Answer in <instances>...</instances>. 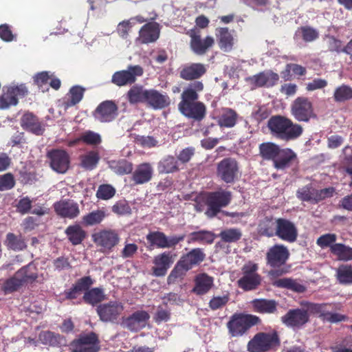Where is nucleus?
Here are the masks:
<instances>
[{
	"label": "nucleus",
	"mask_w": 352,
	"mask_h": 352,
	"mask_svg": "<svg viewBox=\"0 0 352 352\" xmlns=\"http://www.w3.org/2000/svg\"><path fill=\"white\" fill-rule=\"evenodd\" d=\"M267 126L273 135L285 141L297 139L303 131L301 125L281 116L272 117L267 122Z\"/></svg>",
	"instance_id": "nucleus-1"
},
{
	"label": "nucleus",
	"mask_w": 352,
	"mask_h": 352,
	"mask_svg": "<svg viewBox=\"0 0 352 352\" xmlns=\"http://www.w3.org/2000/svg\"><path fill=\"white\" fill-rule=\"evenodd\" d=\"M205 258V254L201 248H194L183 255L168 277V283L182 277L193 266L201 263Z\"/></svg>",
	"instance_id": "nucleus-2"
},
{
	"label": "nucleus",
	"mask_w": 352,
	"mask_h": 352,
	"mask_svg": "<svg viewBox=\"0 0 352 352\" xmlns=\"http://www.w3.org/2000/svg\"><path fill=\"white\" fill-rule=\"evenodd\" d=\"M259 321V318L256 316L235 314L230 317L227 323V327L231 336L236 337L244 334L250 327L258 324Z\"/></svg>",
	"instance_id": "nucleus-3"
},
{
	"label": "nucleus",
	"mask_w": 352,
	"mask_h": 352,
	"mask_svg": "<svg viewBox=\"0 0 352 352\" xmlns=\"http://www.w3.org/2000/svg\"><path fill=\"white\" fill-rule=\"evenodd\" d=\"M279 338L276 332L272 333H258L248 344L250 352H266L279 345Z\"/></svg>",
	"instance_id": "nucleus-4"
},
{
	"label": "nucleus",
	"mask_w": 352,
	"mask_h": 352,
	"mask_svg": "<svg viewBox=\"0 0 352 352\" xmlns=\"http://www.w3.org/2000/svg\"><path fill=\"white\" fill-rule=\"evenodd\" d=\"M92 239L100 251L109 253L120 242L118 232L112 229H103L92 234Z\"/></svg>",
	"instance_id": "nucleus-5"
},
{
	"label": "nucleus",
	"mask_w": 352,
	"mask_h": 352,
	"mask_svg": "<svg viewBox=\"0 0 352 352\" xmlns=\"http://www.w3.org/2000/svg\"><path fill=\"white\" fill-rule=\"evenodd\" d=\"M258 265L248 261L242 267V277L238 280V285L241 289L249 291L256 289L261 282V277L258 274Z\"/></svg>",
	"instance_id": "nucleus-6"
},
{
	"label": "nucleus",
	"mask_w": 352,
	"mask_h": 352,
	"mask_svg": "<svg viewBox=\"0 0 352 352\" xmlns=\"http://www.w3.org/2000/svg\"><path fill=\"white\" fill-rule=\"evenodd\" d=\"M230 201V192L222 190L208 193L206 200L208 206L206 214L209 218L215 217L220 212L221 208L228 206Z\"/></svg>",
	"instance_id": "nucleus-7"
},
{
	"label": "nucleus",
	"mask_w": 352,
	"mask_h": 352,
	"mask_svg": "<svg viewBox=\"0 0 352 352\" xmlns=\"http://www.w3.org/2000/svg\"><path fill=\"white\" fill-rule=\"evenodd\" d=\"M291 113L298 122H309L316 118L312 102L305 97H298L291 105Z\"/></svg>",
	"instance_id": "nucleus-8"
},
{
	"label": "nucleus",
	"mask_w": 352,
	"mask_h": 352,
	"mask_svg": "<svg viewBox=\"0 0 352 352\" xmlns=\"http://www.w3.org/2000/svg\"><path fill=\"white\" fill-rule=\"evenodd\" d=\"M96 311L102 322L115 323L122 316L124 305L119 301H110L100 305Z\"/></svg>",
	"instance_id": "nucleus-9"
},
{
	"label": "nucleus",
	"mask_w": 352,
	"mask_h": 352,
	"mask_svg": "<svg viewBox=\"0 0 352 352\" xmlns=\"http://www.w3.org/2000/svg\"><path fill=\"white\" fill-rule=\"evenodd\" d=\"M36 276L28 274V267L21 268L14 276L6 280H0L1 289L5 294H10L17 291L29 279L34 280Z\"/></svg>",
	"instance_id": "nucleus-10"
},
{
	"label": "nucleus",
	"mask_w": 352,
	"mask_h": 352,
	"mask_svg": "<svg viewBox=\"0 0 352 352\" xmlns=\"http://www.w3.org/2000/svg\"><path fill=\"white\" fill-rule=\"evenodd\" d=\"M237 161L231 157L224 158L217 166V175L227 184L233 183L239 174Z\"/></svg>",
	"instance_id": "nucleus-11"
},
{
	"label": "nucleus",
	"mask_w": 352,
	"mask_h": 352,
	"mask_svg": "<svg viewBox=\"0 0 352 352\" xmlns=\"http://www.w3.org/2000/svg\"><path fill=\"white\" fill-rule=\"evenodd\" d=\"M184 238V234L167 236L164 232L159 231L150 232L146 236L150 246L162 249L173 248Z\"/></svg>",
	"instance_id": "nucleus-12"
},
{
	"label": "nucleus",
	"mask_w": 352,
	"mask_h": 352,
	"mask_svg": "<svg viewBox=\"0 0 352 352\" xmlns=\"http://www.w3.org/2000/svg\"><path fill=\"white\" fill-rule=\"evenodd\" d=\"M71 352H98L100 349L98 336L94 333L80 336L70 344Z\"/></svg>",
	"instance_id": "nucleus-13"
},
{
	"label": "nucleus",
	"mask_w": 352,
	"mask_h": 352,
	"mask_svg": "<svg viewBox=\"0 0 352 352\" xmlns=\"http://www.w3.org/2000/svg\"><path fill=\"white\" fill-rule=\"evenodd\" d=\"M51 168L58 173H65L69 167V157L67 153L61 149H52L47 153Z\"/></svg>",
	"instance_id": "nucleus-14"
},
{
	"label": "nucleus",
	"mask_w": 352,
	"mask_h": 352,
	"mask_svg": "<svg viewBox=\"0 0 352 352\" xmlns=\"http://www.w3.org/2000/svg\"><path fill=\"white\" fill-rule=\"evenodd\" d=\"M118 116V107L112 100L101 102L94 112L95 119L100 122H110Z\"/></svg>",
	"instance_id": "nucleus-15"
},
{
	"label": "nucleus",
	"mask_w": 352,
	"mask_h": 352,
	"mask_svg": "<svg viewBox=\"0 0 352 352\" xmlns=\"http://www.w3.org/2000/svg\"><path fill=\"white\" fill-rule=\"evenodd\" d=\"M143 74V69L139 65L129 66L127 69L116 72L113 74L111 82L119 86L131 84L136 80L137 76Z\"/></svg>",
	"instance_id": "nucleus-16"
},
{
	"label": "nucleus",
	"mask_w": 352,
	"mask_h": 352,
	"mask_svg": "<svg viewBox=\"0 0 352 352\" xmlns=\"http://www.w3.org/2000/svg\"><path fill=\"white\" fill-rule=\"evenodd\" d=\"M187 34L191 38L190 47L196 54H204L214 43V38L210 36H206L204 40H201L199 30L197 27L190 30Z\"/></svg>",
	"instance_id": "nucleus-17"
},
{
	"label": "nucleus",
	"mask_w": 352,
	"mask_h": 352,
	"mask_svg": "<svg viewBox=\"0 0 352 352\" xmlns=\"http://www.w3.org/2000/svg\"><path fill=\"white\" fill-rule=\"evenodd\" d=\"M289 256V252L283 245H274L267 252V263L272 267H278L287 262Z\"/></svg>",
	"instance_id": "nucleus-18"
},
{
	"label": "nucleus",
	"mask_w": 352,
	"mask_h": 352,
	"mask_svg": "<svg viewBox=\"0 0 352 352\" xmlns=\"http://www.w3.org/2000/svg\"><path fill=\"white\" fill-rule=\"evenodd\" d=\"M150 315L146 311H137L123 318L121 324L131 331H138L146 327Z\"/></svg>",
	"instance_id": "nucleus-19"
},
{
	"label": "nucleus",
	"mask_w": 352,
	"mask_h": 352,
	"mask_svg": "<svg viewBox=\"0 0 352 352\" xmlns=\"http://www.w3.org/2000/svg\"><path fill=\"white\" fill-rule=\"evenodd\" d=\"M307 309H290L285 316L281 317V321L287 327L299 328L309 320Z\"/></svg>",
	"instance_id": "nucleus-20"
},
{
	"label": "nucleus",
	"mask_w": 352,
	"mask_h": 352,
	"mask_svg": "<svg viewBox=\"0 0 352 352\" xmlns=\"http://www.w3.org/2000/svg\"><path fill=\"white\" fill-rule=\"evenodd\" d=\"M276 236L285 241L293 243L297 239V228L292 221L285 219H278Z\"/></svg>",
	"instance_id": "nucleus-21"
},
{
	"label": "nucleus",
	"mask_w": 352,
	"mask_h": 352,
	"mask_svg": "<svg viewBox=\"0 0 352 352\" xmlns=\"http://www.w3.org/2000/svg\"><path fill=\"white\" fill-rule=\"evenodd\" d=\"M178 108L181 113L189 118L200 121L206 116V107L201 102H190L186 104H179Z\"/></svg>",
	"instance_id": "nucleus-22"
},
{
	"label": "nucleus",
	"mask_w": 352,
	"mask_h": 352,
	"mask_svg": "<svg viewBox=\"0 0 352 352\" xmlns=\"http://www.w3.org/2000/svg\"><path fill=\"white\" fill-rule=\"evenodd\" d=\"M279 80L278 74L272 70H267L260 72L248 78L250 84L256 87H271L277 84Z\"/></svg>",
	"instance_id": "nucleus-23"
},
{
	"label": "nucleus",
	"mask_w": 352,
	"mask_h": 352,
	"mask_svg": "<svg viewBox=\"0 0 352 352\" xmlns=\"http://www.w3.org/2000/svg\"><path fill=\"white\" fill-rule=\"evenodd\" d=\"M173 262V256L169 252L157 255L153 259L154 266L152 268L153 275L155 276H165Z\"/></svg>",
	"instance_id": "nucleus-24"
},
{
	"label": "nucleus",
	"mask_w": 352,
	"mask_h": 352,
	"mask_svg": "<svg viewBox=\"0 0 352 352\" xmlns=\"http://www.w3.org/2000/svg\"><path fill=\"white\" fill-rule=\"evenodd\" d=\"M57 214L64 218L74 219L80 214L78 204L72 200H62L54 205Z\"/></svg>",
	"instance_id": "nucleus-25"
},
{
	"label": "nucleus",
	"mask_w": 352,
	"mask_h": 352,
	"mask_svg": "<svg viewBox=\"0 0 352 352\" xmlns=\"http://www.w3.org/2000/svg\"><path fill=\"white\" fill-rule=\"evenodd\" d=\"M207 71L206 65L202 63H188L184 65L180 72L179 76L185 80H193L204 76Z\"/></svg>",
	"instance_id": "nucleus-26"
},
{
	"label": "nucleus",
	"mask_w": 352,
	"mask_h": 352,
	"mask_svg": "<svg viewBox=\"0 0 352 352\" xmlns=\"http://www.w3.org/2000/svg\"><path fill=\"white\" fill-rule=\"evenodd\" d=\"M21 126L36 135H41L45 131L44 124L31 113H25L21 119Z\"/></svg>",
	"instance_id": "nucleus-27"
},
{
	"label": "nucleus",
	"mask_w": 352,
	"mask_h": 352,
	"mask_svg": "<svg viewBox=\"0 0 352 352\" xmlns=\"http://www.w3.org/2000/svg\"><path fill=\"white\" fill-rule=\"evenodd\" d=\"M153 170L149 163H142L137 166L132 175V181L135 184H143L148 182L153 176Z\"/></svg>",
	"instance_id": "nucleus-28"
},
{
	"label": "nucleus",
	"mask_w": 352,
	"mask_h": 352,
	"mask_svg": "<svg viewBox=\"0 0 352 352\" xmlns=\"http://www.w3.org/2000/svg\"><path fill=\"white\" fill-rule=\"evenodd\" d=\"M214 285V279L212 276L203 273L195 276V286L192 292L198 296L207 294Z\"/></svg>",
	"instance_id": "nucleus-29"
},
{
	"label": "nucleus",
	"mask_w": 352,
	"mask_h": 352,
	"mask_svg": "<svg viewBox=\"0 0 352 352\" xmlns=\"http://www.w3.org/2000/svg\"><path fill=\"white\" fill-rule=\"evenodd\" d=\"M204 89V84L201 81H195L189 84L183 91L181 98L182 100L179 104H186L190 102L197 101L199 98L198 94Z\"/></svg>",
	"instance_id": "nucleus-30"
},
{
	"label": "nucleus",
	"mask_w": 352,
	"mask_h": 352,
	"mask_svg": "<svg viewBox=\"0 0 352 352\" xmlns=\"http://www.w3.org/2000/svg\"><path fill=\"white\" fill-rule=\"evenodd\" d=\"M160 35V29L157 23H145L140 30L139 40L142 43H148L155 41Z\"/></svg>",
	"instance_id": "nucleus-31"
},
{
	"label": "nucleus",
	"mask_w": 352,
	"mask_h": 352,
	"mask_svg": "<svg viewBox=\"0 0 352 352\" xmlns=\"http://www.w3.org/2000/svg\"><path fill=\"white\" fill-rule=\"evenodd\" d=\"M274 166L277 169H285L296 158V153L290 148H279Z\"/></svg>",
	"instance_id": "nucleus-32"
},
{
	"label": "nucleus",
	"mask_w": 352,
	"mask_h": 352,
	"mask_svg": "<svg viewBox=\"0 0 352 352\" xmlns=\"http://www.w3.org/2000/svg\"><path fill=\"white\" fill-rule=\"evenodd\" d=\"M146 102L154 109H163L170 104V98L167 95H164L155 90H148L147 93Z\"/></svg>",
	"instance_id": "nucleus-33"
},
{
	"label": "nucleus",
	"mask_w": 352,
	"mask_h": 352,
	"mask_svg": "<svg viewBox=\"0 0 352 352\" xmlns=\"http://www.w3.org/2000/svg\"><path fill=\"white\" fill-rule=\"evenodd\" d=\"M272 285L276 287L287 289L297 293H303L306 287L296 280L290 278H282L272 281Z\"/></svg>",
	"instance_id": "nucleus-34"
},
{
	"label": "nucleus",
	"mask_w": 352,
	"mask_h": 352,
	"mask_svg": "<svg viewBox=\"0 0 352 352\" xmlns=\"http://www.w3.org/2000/svg\"><path fill=\"white\" fill-rule=\"evenodd\" d=\"M157 170L161 174H169L179 170V162L174 156L167 155L157 164Z\"/></svg>",
	"instance_id": "nucleus-35"
},
{
	"label": "nucleus",
	"mask_w": 352,
	"mask_h": 352,
	"mask_svg": "<svg viewBox=\"0 0 352 352\" xmlns=\"http://www.w3.org/2000/svg\"><path fill=\"white\" fill-rule=\"evenodd\" d=\"M68 240L74 245L80 244L86 237V232L79 225L75 224L67 227L65 231Z\"/></svg>",
	"instance_id": "nucleus-36"
},
{
	"label": "nucleus",
	"mask_w": 352,
	"mask_h": 352,
	"mask_svg": "<svg viewBox=\"0 0 352 352\" xmlns=\"http://www.w3.org/2000/svg\"><path fill=\"white\" fill-rule=\"evenodd\" d=\"M217 36L219 39V45L221 50L226 52H230L234 45V38L228 28L217 30Z\"/></svg>",
	"instance_id": "nucleus-37"
},
{
	"label": "nucleus",
	"mask_w": 352,
	"mask_h": 352,
	"mask_svg": "<svg viewBox=\"0 0 352 352\" xmlns=\"http://www.w3.org/2000/svg\"><path fill=\"white\" fill-rule=\"evenodd\" d=\"M215 234L208 230H199L191 232L188 236V243L198 242L201 244H211L214 242Z\"/></svg>",
	"instance_id": "nucleus-38"
},
{
	"label": "nucleus",
	"mask_w": 352,
	"mask_h": 352,
	"mask_svg": "<svg viewBox=\"0 0 352 352\" xmlns=\"http://www.w3.org/2000/svg\"><path fill=\"white\" fill-rule=\"evenodd\" d=\"M82 298L86 303L94 306L104 300L106 295L102 288L94 287L86 291Z\"/></svg>",
	"instance_id": "nucleus-39"
},
{
	"label": "nucleus",
	"mask_w": 352,
	"mask_h": 352,
	"mask_svg": "<svg viewBox=\"0 0 352 352\" xmlns=\"http://www.w3.org/2000/svg\"><path fill=\"white\" fill-rule=\"evenodd\" d=\"M331 252L343 261L352 260V248L342 243H334L331 246Z\"/></svg>",
	"instance_id": "nucleus-40"
},
{
	"label": "nucleus",
	"mask_w": 352,
	"mask_h": 352,
	"mask_svg": "<svg viewBox=\"0 0 352 352\" xmlns=\"http://www.w3.org/2000/svg\"><path fill=\"white\" fill-rule=\"evenodd\" d=\"M279 148V146L274 143L265 142L259 145V153L264 160H272L274 163V160L278 155Z\"/></svg>",
	"instance_id": "nucleus-41"
},
{
	"label": "nucleus",
	"mask_w": 352,
	"mask_h": 352,
	"mask_svg": "<svg viewBox=\"0 0 352 352\" xmlns=\"http://www.w3.org/2000/svg\"><path fill=\"white\" fill-rule=\"evenodd\" d=\"M278 219L265 218L258 225V232L262 235L273 236L276 235Z\"/></svg>",
	"instance_id": "nucleus-42"
},
{
	"label": "nucleus",
	"mask_w": 352,
	"mask_h": 352,
	"mask_svg": "<svg viewBox=\"0 0 352 352\" xmlns=\"http://www.w3.org/2000/svg\"><path fill=\"white\" fill-rule=\"evenodd\" d=\"M254 309L260 313L272 314L276 310L277 303L273 300L256 299L252 301Z\"/></svg>",
	"instance_id": "nucleus-43"
},
{
	"label": "nucleus",
	"mask_w": 352,
	"mask_h": 352,
	"mask_svg": "<svg viewBox=\"0 0 352 352\" xmlns=\"http://www.w3.org/2000/svg\"><path fill=\"white\" fill-rule=\"evenodd\" d=\"M39 340L44 344L51 346L65 345V340L58 334L52 331H43L39 334Z\"/></svg>",
	"instance_id": "nucleus-44"
},
{
	"label": "nucleus",
	"mask_w": 352,
	"mask_h": 352,
	"mask_svg": "<svg viewBox=\"0 0 352 352\" xmlns=\"http://www.w3.org/2000/svg\"><path fill=\"white\" fill-rule=\"evenodd\" d=\"M109 168L118 175L129 174L133 170L132 163L125 160H112L109 162Z\"/></svg>",
	"instance_id": "nucleus-45"
},
{
	"label": "nucleus",
	"mask_w": 352,
	"mask_h": 352,
	"mask_svg": "<svg viewBox=\"0 0 352 352\" xmlns=\"http://www.w3.org/2000/svg\"><path fill=\"white\" fill-rule=\"evenodd\" d=\"M238 118L235 111L231 109H226L218 120V124L221 126L231 128L233 127Z\"/></svg>",
	"instance_id": "nucleus-46"
},
{
	"label": "nucleus",
	"mask_w": 352,
	"mask_h": 352,
	"mask_svg": "<svg viewBox=\"0 0 352 352\" xmlns=\"http://www.w3.org/2000/svg\"><path fill=\"white\" fill-rule=\"evenodd\" d=\"M336 278L342 285L352 284V266L341 265L336 269Z\"/></svg>",
	"instance_id": "nucleus-47"
},
{
	"label": "nucleus",
	"mask_w": 352,
	"mask_h": 352,
	"mask_svg": "<svg viewBox=\"0 0 352 352\" xmlns=\"http://www.w3.org/2000/svg\"><path fill=\"white\" fill-rule=\"evenodd\" d=\"M148 90H144L142 87L134 86L127 93L129 100L131 103H138L146 101Z\"/></svg>",
	"instance_id": "nucleus-48"
},
{
	"label": "nucleus",
	"mask_w": 352,
	"mask_h": 352,
	"mask_svg": "<svg viewBox=\"0 0 352 352\" xmlns=\"http://www.w3.org/2000/svg\"><path fill=\"white\" fill-rule=\"evenodd\" d=\"M316 188L307 185L299 188L296 192V197L302 201L316 204Z\"/></svg>",
	"instance_id": "nucleus-49"
},
{
	"label": "nucleus",
	"mask_w": 352,
	"mask_h": 352,
	"mask_svg": "<svg viewBox=\"0 0 352 352\" xmlns=\"http://www.w3.org/2000/svg\"><path fill=\"white\" fill-rule=\"evenodd\" d=\"M6 244L8 248L19 251L26 248L25 243L21 236H16L13 233H8L6 235Z\"/></svg>",
	"instance_id": "nucleus-50"
},
{
	"label": "nucleus",
	"mask_w": 352,
	"mask_h": 352,
	"mask_svg": "<svg viewBox=\"0 0 352 352\" xmlns=\"http://www.w3.org/2000/svg\"><path fill=\"white\" fill-rule=\"evenodd\" d=\"M100 160L97 152L90 151L81 157V165L83 168L92 170L96 167Z\"/></svg>",
	"instance_id": "nucleus-51"
},
{
	"label": "nucleus",
	"mask_w": 352,
	"mask_h": 352,
	"mask_svg": "<svg viewBox=\"0 0 352 352\" xmlns=\"http://www.w3.org/2000/svg\"><path fill=\"white\" fill-rule=\"evenodd\" d=\"M105 217V212L101 210L92 211L83 216L82 223L87 226H94L100 223Z\"/></svg>",
	"instance_id": "nucleus-52"
},
{
	"label": "nucleus",
	"mask_w": 352,
	"mask_h": 352,
	"mask_svg": "<svg viewBox=\"0 0 352 352\" xmlns=\"http://www.w3.org/2000/svg\"><path fill=\"white\" fill-rule=\"evenodd\" d=\"M84 89L79 86L71 88L69 99L65 102L66 107H69L78 103L82 98Z\"/></svg>",
	"instance_id": "nucleus-53"
},
{
	"label": "nucleus",
	"mask_w": 352,
	"mask_h": 352,
	"mask_svg": "<svg viewBox=\"0 0 352 352\" xmlns=\"http://www.w3.org/2000/svg\"><path fill=\"white\" fill-rule=\"evenodd\" d=\"M352 98V89L346 85L338 87L334 92V99L336 102H344Z\"/></svg>",
	"instance_id": "nucleus-54"
},
{
	"label": "nucleus",
	"mask_w": 352,
	"mask_h": 352,
	"mask_svg": "<svg viewBox=\"0 0 352 352\" xmlns=\"http://www.w3.org/2000/svg\"><path fill=\"white\" fill-rule=\"evenodd\" d=\"M116 194V189L110 184L100 185L96 192V197L99 199L107 200L112 198Z\"/></svg>",
	"instance_id": "nucleus-55"
},
{
	"label": "nucleus",
	"mask_w": 352,
	"mask_h": 352,
	"mask_svg": "<svg viewBox=\"0 0 352 352\" xmlns=\"http://www.w3.org/2000/svg\"><path fill=\"white\" fill-rule=\"evenodd\" d=\"M241 232L239 229L230 228L223 230L219 234L221 239L228 243H232L238 241L241 236Z\"/></svg>",
	"instance_id": "nucleus-56"
},
{
	"label": "nucleus",
	"mask_w": 352,
	"mask_h": 352,
	"mask_svg": "<svg viewBox=\"0 0 352 352\" xmlns=\"http://www.w3.org/2000/svg\"><path fill=\"white\" fill-rule=\"evenodd\" d=\"M15 186L14 175L8 173L0 175V191H6L13 188Z\"/></svg>",
	"instance_id": "nucleus-57"
},
{
	"label": "nucleus",
	"mask_w": 352,
	"mask_h": 352,
	"mask_svg": "<svg viewBox=\"0 0 352 352\" xmlns=\"http://www.w3.org/2000/svg\"><path fill=\"white\" fill-rule=\"evenodd\" d=\"M304 305L307 306V311L314 314H319L324 320H325V314L330 313L327 309L329 306L328 304H316L307 302Z\"/></svg>",
	"instance_id": "nucleus-58"
},
{
	"label": "nucleus",
	"mask_w": 352,
	"mask_h": 352,
	"mask_svg": "<svg viewBox=\"0 0 352 352\" xmlns=\"http://www.w3.org/2000/svg\"><path fill=\"white\" fill-rule=\"evenodd\" d=\"M17 103L18 99L14 95H12L8 89L6 92H4L0 96V109H7L12 105L17 104Z\"/></svg>",
	"instance_id": "nucleus-59"
},
{
	"label": "nucleus",
	"mask_w": 352,
	"mask_h": 352,
	"mask_svg": "<svg viewBox=\"0 0 352 352\" xmlns=\"http://www.w3.org/2000/svg\"><path fill=\"white\" fill-rule=\"evenodd\" d=\"M80 140L85 143L91 145H98L101 142L100 135L91 131L85 132L81 135Z\"/></svg>",
	"instance_id": "nucleus-60"
},
{
	"label": "nucleus",
	"mask_w": 352,
	"mask_h": 352,
	"mask_svg": "<svg viewBox=\"0 0 352 352\" xmlns=\"http://www.w3.org/2000/svg\"><path fill=\"white\" fill-rule=\"evenodd\" d=\"M303 40L306 42H311L318 37V32L316 30L309 26L301 27L299 30Z\"/></svg>",
	"instance_id": "nucleus-61"
},
{
	"label": "nucleus",
	"mask_w": 352,
	"mask_h": 352,
	"mask_svg": "<svg viewBox=\"0 0 352 352\" xmlns=\"http://www.w3.org/2000/svg\"><path fill=\"white\" fill-rule=\"evenodd\" d=\"M195 153V149L194 147H186L179 151V154L177 155V160L178 162L186 164L190 161Z\"/></svg>",
	"instance_id": "nucleus-62"
},
{
	"label": "nucleus",
	"mask_w": 352,
	"mask_h": 352,
	"mask_svg": "<svg viewBox=\"0 0 352 352\" xmlns=\"http://www.w3.org/2000/svg\"><path fill=\"white\" fill-rule=\"evenodd\" d=\"M229 300L228 295L222 296H213L209 302V307L212 310H217L224 307Z\"/></svg>",
	"instance_id": "nucleus-63"
},
{
	"label": "nucleus",
	"mask_w": 352,
	"mask_h": 352,
	"mask_svg": "<svg viewBox=\"0 0 352 352\" xmlns=\"http://www.w3.org/2000/svg\"><path fill=\"white\" fill-rule=\"evenodd\" d=\"M337 236L335 234H325L320 236L316 241L318 245L322 248L330 247L336 242Z\"/></svg>",
	"instance_id": "nucleus-64"
}]
</instances>
